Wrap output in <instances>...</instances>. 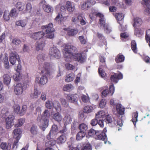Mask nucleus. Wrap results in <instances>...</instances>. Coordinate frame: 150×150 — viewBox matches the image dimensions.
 <instances>
[{"mask_svg": "<svg viewBox=\"0 0 150 150\" xmlns=\"http://www.w3.org/2000/svg\"><path fill=\"white\" fill-rule=\"evenodd\" d=\"M50 116L49 111L48 110H46L44 112L42 115H39L37 117V124L43 131L45 130L48 126Z\"/></svg>", "mask_w": 150, "mask_h": 150, "instance_id": "1", "label": "nucleus"}, {"mask_svg": "<svg viewBox=\"0 0 150 150\" xmlns=\"http://www.w3.org/2000/svg\"><path fill=\"white\" fill-rule=\"evenodd\" d=\"M50 68V64L48 62H45L42 68L41 72L44 75L40 78L37 77L36 78L35 82L41 85L45 84L47 82V79L46 76L49 74V69Z\"/></svg>", "mask_w": 150, "mask_h": 150, "instance_id": "2", "label": "nucleus"}, {"mask_svg": "<svg viewBox=\"0 0 150 150\" xmlns=\"http://www.w3.org/2000/svg\"><path fill=\"white\" fill-rule=\"evenodd\" d=\"M41 28L42 29H46L45 32L46 35L45 37L46 38L52 39L54 38V35L53 32L54 31V29L52 23H50L48 25L42 26Z\"/></svg>", "mask_w": 150, "mask_h": 150, "instance_id": "3", "label": "nucleus"}, {"mask_svg": "<svg viewBox=\"0 0 150 150\" xmlns=\"http://www.w3.org/2000/svg\"><path fill=\"white\" fill-rule=\"evenodd\" d=\"M74 53L72 55L71 54V56L67 59L66 62H70L72 60L75 61H78L81 63L84 62V59L82 57L81 53H78L76 54Z\"/></svg>", "mask_w": 150, "mask_h": 150, "instance_id": "4", "label": "nucleus"}, {"mask_svg": "<svg viewBox=\"0 0 150 150\" xmlns=\"http://www.w3.org/2000/svg\"><path fill=\"white\" fill-rule=\"evenodd\" d=\"M61 13H59L54 19L58 23H61L65 17L66 9L65 5H62L60 8Z\"/></svg>", "mask_w": 150, "mask_h": 150, "instance_id": "5", "label": "nucleus"}, {"mask_svg": "<svg viewBox=\"0 0 150 150\" xmlns=\"http://www.w3.org/2000/svg\"><path fill=\"white\" fill-rule=\"evenodd\" d=\"M17 60L18 62H21L18 54L14 51L10 52L9 58V61L10 63L13 65H14L16 63Z\"/></svg>", "mask_w": 150, "mask_h": 150, "instance_id": "6", "label": "nucleus"}, {"mask_svg": "<svg viewBox=\"0 0 150 150\" xmlns=\"http://www.w3.org/2000/svg\"><path fill=\"white\" fill-rule=\"evenodd\" d=\"M77 51L76 47L72 45H69V44H66V61L67 59H68L74 53H76Z\"/></svg>", "mask_w": 150, "mask_h": 150, "instance_id": "7", "label": "nucleus"}, {"mask_svg": "<svg viewBox=\"0 0 150 150\" xmlns=\"http://www.w3.org/2000/svg\"><path fill=\"white\" fill-rule=\"evenodd\" d=\"M95 3L96 1L94 0H86L81 4V8L83 10H88Z\"/></svg>", "mask_w": 150, "mask_h": 150, "instance_id": "8", "label": "nucleus"}, {"mask_svg": "<svg viewBox=\"0 0 150 150\" xmlns=\"http://www.w3.org/2000/svg\"><path fill=\"white\" fill-rule=\"evenodd\" d=\"M49 54L51 58H59L60 57V52L56 47H52L50 50Z\"/></svg>", "mask_w": 150, "mask_h": 150, "instance_id": "9", "label": "nucleus"}, {"mask_svg": "<svg viewBox=\"0 0 150 150\" xmlns=\"http://www.w3.org/2000/svg\"><path fill=\"white\" fill-rule=\"evenodd\" d=\"M115 91V88L113 85H110L109 87V90L108 89L104 90L102 92V96L103 98L105 97L108 95L110 94L112 96L113 94Z\"/></svg>", "mask_w": 150, "mask_h": 150, "instance_id": "10", "label": "nucleus"}, {"mask_svg": "<svg viewBox=\"0 0 150 150\" xmlns=\"http://www.w3.org/2000/svg\"><path fill=\"white\" fill-rule=\"evenodd\" d=\"M95 16L100 18L98 23L100 25L101 27H105V25L107 24L106 23L105 19L104 18V15L102 13L98 12L95 14Z\"/></svg>", "mask_w": 150, "mask_h": 150, "instance_id": "11", "label": "nucleus"}, {"mask_svg": "<svg viewBox=\"0 0 150 150\" xmlns=\"http://www.w3.org/2000/svg\"><path fill=\"white\" fill-rule=\"evenodd\" d=\"M14 117L11 115H9L6 119V127L8 129L11 128L13 124V120Z\"/></svg>", "mask_w": 150, "mask_h": 150, "instance_id": "12", "label": "nucleus"}, {"mask_svg": "<svg viewBox=\"0 0 150 150\" xmlns=\"http://www.w3.org/2000/svg\"><path fill=\"white\" fill-rule=\"evenodd\" d=\"M45 35V34L43 32L40 31L32 33L30 35V36L35 40H38L41 39Z\"/></svg>", "mask_w": 150, "mask_h": 150, "instance_id": "13", "label": "nucleus"}, {"mask_svg": "<svg viewBox=\"0 0 150 150\" xmlns=\"http://www.w3.org/2000/svg\"><path fill=\"white\" fill-rule=\"evenodd\" d=\"M57 131L58 128L57 126L54 125H52L51 129L47 136L48 139H51L52 137H53L55 136L57 134Z\"/></svg>", "mask_w": 150, "mask_h": 150, "instance_id": "14", "label": "nucleus"}, {"mask_svg": "<svg viewBox=\"0 0 150 150\" xmlns=\"http://www.w3.org/2000/svg\"><path fill=\"white\" fill-rule=\"evenodd\" d=\"M96 139L102 140L105 144H106L107 141V137L106 134L103 132L100 133L98 131L96 137H95Z\"/></svg>", "mask_w": 150, "mask_h": 150, "instance_id": "15", "label": "nucleus"}, {"mask_svg": "<svg viewBox=\"0 0 150 150\" xmlns=\"http://www.w3.org/2000/svg\"><path fill=\"white\" fill-rule=\"evenodd\" d=\"M14 92L16 95L18 96L21 95L23 92V86L20 83H17L15 87Z\"/></svg>", "mask_w": 150, "mask_h": 150, "instance_id": "16", "label": "nucleus"}, {"mask_svg": "<svg viewBox=\"0 0 150 150\" xmlns=\"http://www.w3.org/2000/svg\"><path fill=\"white\" fill-rule=\"evenodd\" d=\"M122 78L123 75L121 73L119 74L114 73L113 75H111L110 79L112 81L117 83L118 82V80L122 79Z\"/></svg>", "mask_w": 150, "mask_h": 150, "instance_id": "17", "label": "nucleus"}, {"mask_svg": "<svg viewBox=\"0 0 150 150\" xmlns=\"http://www.w3.org/2000/svg\"><path fill=\"white\" fill-rule=\"evenodd\" d=\"M66 130L64 129L60 131V133L62 134L60 137L57 139V142L59 144L64 143L65 142L66 139Z\"/></svg>", "mask_w": 150, "mask_h": 150, "instance_id": "18", "label": "nucleus"}, {"mask_svg": "<svg viewBox=\"0 0 150 150\" xmlns=\"http://www.w3.org/2000/svg\"><path fill=\"white\" fill-rule=\"evenodd\" d=\"M66 9L69 12H73L75 9L74 3L69 1L66 2Z\"/></svg>", "mask_w": 150, "mask_h": 150, "instance_id": "19", "label": "nucleus"}, {"mask_svg": "<svg viewBox=\"0 0 150 150\" xmlns=\"http://www.w3.org/2000/svg\"><path fill=\"white\" fill-rule=\"evenodd\" d=\"M22 132V130L19 128L13 130L14 138L19 140L21 137V134Z\"/></svg>", "mask_w": 150, "mask_h": 150, "instance_id": "20", "label": "nucleus"}, {"mask_svg": "<svg viewBox=\"0 0 150 150\" xmlns=\"http://www.w3.org/2000/svg\"><path fill=\"white\" fill-rule=\"evenodd\" d=\"M116 110L120 115H123L125 113V108L122 107L121 104H117L116 106Z\"/></svg>", "mask_w": 150, "mask_h": 150, "instance_id": "21", "label": "nucleus"}, {"mask_svg": "<svg viewBox=\"0 0 150 150\" xmlns=\"http://www.w3.org/2000/svg\"><path fill=\"white\" fill-rule=\"evenodd\" d=\"M94 109L93 105H88L84 107L83 111L85 113H88L92 112Z\"/></svg>", "mask_w": 150, "mask_h": 150, "instance_id": "22", "label": "nucleus"}, {"mask_svg": "<svg viewBox=\"0 0 150 150\" xmlns=\"http://www.w3.org/2000/svg\"><path fill=\"white\" fill-rule=\"evenodd\" d=\"M67 99L69 102L71 103L76 102L78 100V98L76 96L72 94L68 95L67 96Z\"/></svg>", "mask_w": 150, "mask_h": 150, "instance_id": "23", "label": "nucleus"}, {"mask_svg": "<svg viewBox=\"0 0 150 150\" xmlns=\"http://www.w3.org/2000/svg\"><path fill=\"white\" fill-rule=\"evenodd\" d=\"M134 23L133 26L134 28L137 26H139L142 23V21L141 18L139 17H136L134 19Z\"/></svg>", "mask_w": 150, "mask_h": 150, "instance_id": "24", "label": "nucleus"}, {"mask_svg": "<svg viewBox=\"0 0 150 150\" xmlns=\"http://www.w3.org/2000/svg\"><path fill=\"white\" fill-rule=\"evenodd\" d=\"M105 120V122L107 123H111L112 126L116 125V120L109 115H107Z\"/></svg>", "mask_w": 150, "mask_h": 150, "instance_id": "25", "label": "nucleus"}, {"mask_svg": "<svg viewBox=\"0 0 150 150\" xmlns=\"http://www.w3.org/2000/svg\"><path fill=\"white\" fill-rule=\"evenodd\" d=\"M45 45V44L43 41H39L36 43V50L37 51L42 50Z\"/></svg>", "mask_w": 150, "mask_h": 150, "instance_id": "26", "label": "nucleus"}, {"mask_svg": "<svg viewBox=\"0 0 150 150\" xmlns=\"http://www.w3.org/2000/svg\"><path fill=\"white\" fill-rule=\"evenodd\" d=\"M11 80V77L9 75L5 74L4 75L3 82L5 84L8 86L10 84Z\"/></svg>", "mask_w": 150, "mask_h": 150, "instance_id": "27", "label": "nucleus"}, {"mask_svg": "<svg viewBox=\"0 0 150 150\" xmlns=\"http://www.w3.org/2000/svg\"><path fill=\"white\" fill-rule=\"evenodd\" d=\"M40 94V92L37 88H34L33 92L30 94V97L33 98H37Z\"/></svg>", "mask_w": 150, "mask_h": 150, "instance_id": "28", "label": "nucleus"}, {"mask_svg": "<svg viewBox=\"0 0 150 150\" xmlns=\"http://www.w3.org/2000/svg\"><path fill=\"white\" fill-rule=\"evenodd\" d=\"M125 57L123 55L120 54L117 55L115 59V61L117 63L122 62L125 60Z\"/></svg>", "mask_w": 150, "mask_h": 150, "instance_id": "29", "label": "nucleus"}, {"mask_svg": "<svg viewBox=\"0 0 150 150\" xmlns=\"http://www.w3.org/2000/svg\"><path fill=\"white\" fill-rule=\"evenodd\" d=\"M66 30L67 31L68 35L70 36H73L76 35L78 32V30L75 29H71L70 30L66 29Z\"/></svg>", "mask_w": 150, "mask_h": 150, "instance_id": "30", "label": "nucleus"}, {"mask_svg": "<svg viewBox=\"0 0 150 150\" xmlns=\"http://www.w3.org/2000/svg\"><path fill=\"white\" fill-rule=\"evenodd\" d=\"M138 116V113L137 111L133 113L132 120L133 122L134 126H136V122L137 121V118Z\"/></svg>", "mask_w": 150, "mask_h": 150, "instance_id": "31", "label": "nucleus"}, {"mask_svg": "<svg viewBox=\"0 0 150 150\" xmlns=\"http://www.w3.org/2000/svg\"><path fill=\"white\" fill-rule=\"evenodd\" d=\"M16 7L20 11H23L24 12L25 5L23 3L21 2H18L16 4Z\"/></svg>", "mask_w": 150, "mask_h": 150, "instance_id": "32", "label": "nucleus"}, {"mask_svg": "<svg viewBox=\"0 0 150 150\" xmlns=\"http://www.w3.org/2000/svg\"><path fill=\"white\" fill-rule=\"evenodd\" d=\"M2 61L4 64L5 68L7 69H9L10 68V66L8 57L6 56H5L3 58Z\"/></svg>", "mask_w": 150, "mask_h": 150, "instance_id": "33", "label": "nucleus"}, {"mask_svg": "<svg viewBox=\"0 0 150 150\" xmlns=\"http://www.w3.org/2000/svg\"><path fill=\"white\" fill-rule=\"evenodd\" d=\"M79 129L81 131L86 133L88 129V126L84 123H82L79 125Z\"/></svg>", "mask_w": 150, "mask_h": 150, "instance_id": "34", "label": "nucleus"}, {"mask_svg": "<svg viewBox=\"0 0 150 150\" xmlns=\"http://www.w3.org/2000/svg\"><path fill=\"white\" fill-rule=\"evenodd\" d=\"M0 148L3 150H8L11 147L10 145L8 144H7L6 142H2L0 145Z\"/></svg>", "mask_w": 150, "mask_h": 150, "instance_id": "35", "label": "nucleus"}, {"mask_svg": "<svg viewBox=\"0 0 150 150\" xmlns=\"http://www.w3.org/2000/svg\"><path fill=\"white\" fill-rule=\"evenodd\" d=\"M10 13L8 11H5L4 12L3 18L5 21H8L10 19Z\"/></svg>", "mask_w": 150, "mask_h": 150, "instance_id": "36", "label": "nucleus"}, {"mask_svg": "<svg viewBox=\"0 0 150 150\" xmlns=\"http://www.w3.org/2000/svg\"><path fill=\"white\" fill-rule=\"evenodd\" d=\"M25 122L24 118H22L18 120L15 125V127H18L21 126Z\"/></svg>", "mask_w": 150, "mask_h": 150, "instance_id": "37", "label": "nucleus"}, {"mask_svg": "<svg viewBox=\"0 0 150 150\" xmlns=\"http://www.w3.org/2000/svg\"><path fill=\"white\" fill-rule=\"evenodd\" d=\"M31 133L34 135L37 134L38 133V130L37 126L33 125L30 129Z\"/></svg>", "mask_w": 150, "mask_h": 150, "instance_id": "38", "label": "nucleus"}, {"mask_svg": "<svg viewBox=\"0 0 150 150\" xmlns=\"http://www.w3.org/2000/svg\"><path fill=\"white\" fill-rule=\"evenodd\" d=\"M53 118L57 121H61L62 118V116L60 113L58 112L54 114L53 115Z\"/></svg>", "mask_w": 150, "mask_h": 150, "instance_id": "39", "label": "nucleus"}, {"mask_svg": "<svg viewBox=\"0 0 150 150\" xmlns=\"http://www.w3.org/2000/svg\"><path fill=\"white\" fill-rule=\"evenodd\" d=\"M44 11L47 13L52 12L53 11V8L49 4L44 5L43 7Z\"/></svg>", "mask_w": 150, "mask_h": 150, "instance_id": "40", "label": "nucleus"}, {"mask_svg": "<svg viewBox=\"0 0 150 150\" xmlns=\"http://www.w3.org/2000/svg\"><path fill=\"white\" fill-rule=\"evenodd\" d=\"M27 22V21L26 20H21L16 21V24L17 25L23 27L25 25Z\"/></svg>", "mask_w": 150, "mask_h": 150, "instance_id": "41", "label": "nucleus"}, {"mask_svg": "<svg viewBox=\"0 0 150 150\" xmlns=\"http://www.w3.org/2000/svg\"><path fill=\"white\" fill-rule=\"evenodd\" d=\"M86 134V133L84 132L80 131L76 135V139L78 140L81 139L85 136Z\"/></svg>", "mask_w": 150, "mask_h": 150, "instance_id": "42", "label": "nucleus"}, {"mask_svg": "<svg viewBox=\"0 0 150 150\" xmlns=\"http://www.w3.org/2000/svg\"><path fill=\"white\" fill-rule=\"evenodd\" d=\"M98 131L95 130L93 129H91L88 132V135L91 137L95 136L96 137L97 134H98Z\"/></svg>", "mask_w": 150, "mask_h": 150, "instance_id": "43", "label": "nucleus"}, {"mask_svg": "<svg viewBox=\"0 0 150 150\" xmlns=\"http://www.w3.org/2000/svg\"><path fill=\"white\" fill-rule=\"evenodd\" d=\"M32 6L31 4L29 3H27L25 6L24 13L27 12H30L32 9Z\"/></svg>", "mask_w": 150, "mask_h": 150, "instance_id": "44", "label": "nucleus"}, {"mask_svg": "<svg viewBox=\"0 0 150 150\" xmlns=\"http://www.w3.org/2000/svg\"><path fill=\"white\" fill-rule=\"evenodd\" d=\"M1 114L2 116L4 118L7 116H8L9 112L7 108H3L1 110Z\"/></svg>", "mask_w": 150, "mask_h": 150, "instance_id": "45", "label": "nucleus"}, {"mask_svg": "<svg viewBox=\"0 0 150 150\" xmlns=\"http://www.w3.org/2000/svg\"><path fill=\"white\" fill-rule=\"evenodd\" d=\"M11 42L13 46L18 45L21 43V41L18 39L14 38L11 40Z\"/></svg>", "mask_w": 150, "mask_h": 150, "instance_id": "46", "label": "nucleus"}, {"mask_svg": "<svg viewBox=\"0 0 150 150\" xmlns=\"http://www.w3.org/2000/svg\"><path fill=\"white\" fill-rule=\"evenodd\" d=\"M131 47L132 50L134 53L137 52V44L134 40H132L131 42Z\"/></svg>", "mask_w": 150, "mask_h": 150, "instance_id": "47", "label": "nucleus"}, {"mask_svg": "<svg viewBox=\"0 0 150 150\" xmlns=\"http://www.w3.org/2000/svg\"><path fill=\"white\" fill-rule=\"evenodd\" d=\"M9 13L11 17H16L18 14L15 8H12Z\"/></svg>", "mask_w": 150, "mask_h": 150, "instance_id": "48", "label": "nucleus"}, {"mask_svg": "<svg viewBox=\"0 0 150 150\" xmlns=\"http://www.w3.org/2000/svg\"><path fill=\"white\" fill-rule=\"evenodd\" d=\"M74 78V75L73 73H70L66 76V81L70 82L72 81Z\"/></svg>", "mask_w": 150, "mask_h": 150, "instance_id": "49", "label": "nucleus"}, {"mask_svg": "<svg viewBox=\"0 0 150 150\" xmlns=\"http://www.w3.org/2000/svg\"><path fill=\"white\" fill-rule=\"evenodd\" d=\"M115 17L117 21H121L124 18L123 14L122 13H117L115 14Z\"/></svg>", "mask_w": 150, "mask_h": 150, "instance_id": "50", "label": "nucleus"}, {"mask_svg": "<svg viewBox=\"0 0 150 150\" xmlns=\"http://www.w3.org/2000/svg\"><path fill=\"white\" fill-rule=\"evenodd\" d=\"M13 77L15 81H17L21 80V76L20 73L17 72L16 74H15L13 76Z\"/></svg>", "mask_w": 150, "mask_h": 150, "instance_id": "51", "label": "nucleus"}, {"mask_svg": "<svg viewBox=\"0 0 150 150\" xmlns=\"http://www.w3.org/2000/svg\"><path fill=\"white\" fill-rule=\"evenodd\" d=\"M78 38L81 44L85 45L86 43V40L84 38L83 36H80Z\"/></svg>", "mask_w": 150, "mask_h": 150, "instance_id": "52", "label": "nucleus"}, {"mask_svg": "<svg viewBox=\"0 0 150 150\" xmlns=\"http://www.w3.org/2000/svg\"><path fill=\"white\" fill-rule=\"evenodd\" d=\"M106 101L105 99H102L100 101L99 105L101 108H103L105 107L106 104Z\"/></svg>", "mask_w": 150, "mask_h": 150, "instance_id": "53", "label": "nucleus"}, {"mask_svg": "<svg viewBox=\"0 0 150 150\" xmlns=\"http://www.w3.org/2000/svg\"><path fill=\"white\" fill-rule=\"evenodd\" d=\"M85 19L84 18H83L81 16H80L79 21L80 24L81 25H83L86 24V22Z\"/></svg>", "mask_w": 150, "mask_h": 150, "instance_id": "54", "label": "nucleus"}, {"mask_svg": "<svg viewBox=\"0 0 150 150\" xmlns=\"http://www.w3.org/2000/svg\"><path fill=\"white\" fill-rule=\"evenodd\" d=\"M98 72L100 75L102 77H104L105 76L106 73L105 71H103V70L102 68H99L98 69Z\"/></svg>", "mask_w": 150, "mask_h": 150, "instance_id": "55", "label": "nucleus"}, {"mask_svg": "<svg viewBox=\"0 0 150 150\" xmlns=\"http://www.w3.org/2000/svg\"><path fill=\"white\" fill-rule=\"evenodd\" d=\"M145 39L147 41L150 40V29L147 30L146 31Z\"/></svg>", "mask_w": 150, "mask_h": 150, "instance_id": "56", "label": "nucleus"}, {"mask_svg": "<svg viewBox=\"0 0 150 150\" xmlns=\"http://www.w3.org/2000/svg\"><path fill=\"white\" fill-rule=\"evenodd\" d=\"M81 150H92L91 146L90 144H87L83 147Z\"/></svg>", "mask_w": 150, "mask_h": 150, "instance_id": "57", "label": "nucleus"}, {"mask_svg": "<svg viewBox=\"0 0 150 150\" xmlns=\"http://www.w3.org/2000/svg\"><path fill=\"white\" fill-rule=\"evenodd\" d=\"M81 99L83 102L85 103L87 102L89 99L88 97L84 95L81 96Z\"/></svg>", "mask_w": 150, "mask_h": 150, "instance_id": "58", "label": "nucleus"}, {"mask_svg": "<svg viewBox=\"0 0 150 150\" xmlns=\"http://www.w3.org/2000/svg\"><path fill=\"white\" fill-rule=\"evenodd\" d=\"M134 30V34L138 37H140L141 34V32H140V30L137 28L136 27H135Z\"/></svg>", "mask_w": 150, "mask_h": 150, "instance_id": "59", "label": "nucleus"}, {"mask_svg": "<svg viewBox=\"0 0 150 150\" xmlns=\"http://www.w3.org/2000/svg\"><path fill=\"white\" fill-rule=\"evenodd\" d=\"M27 109V106L26 105H23L22 107V109L21 111L20 112V114L21 115H23L26 112Z\"/></svg>", "mask_w": 150, "mask_h": 150, "instance_id": "60", "label": "nucleus"}, {"mask_svg": "<svg viewBox=\"0 0 150 150\" xmlns=\"http://www.w3.org/2000/svg\"><path fill=\"white\" fill-rule=\"evenodd\" d=\"M98 122V120L96 118L93 119L91 120L90 122L91 125L92 126L96 125Z\"/></svg>", "mask_w": 150, "mask_h": 150, "instance_id": "61", "label": "nucleus"}, {"mask_svg": "<svg viewBox=\"0 0 150 150\" xmlns=\"http://www.w3.org/2000/svg\"><path fill=\"white\" fill-rule=\"evenodd\" d=\"M45 105L46 107L48 109H51L52 106V103L49 100H47Z\"/></svg>", "mask_w": 150, "mask_h": 150, "instance_id": "62", "label": "nucleus"}, {"mask_svg": "<svg viewBox=\"0 0 150 150\" xmlns=\"http://www.w3.org/2000/svg\"><path fill=\"white\" fill-rule=\"evenodd\" d=\"M80 15L79 16L77 17L75 16L73 17L71 19V21L74 24H76L79 21Z\"/></svg>", "mask_w": 150, "mask_h": 150, "instance_id": "63", "label": "nucleus"}, {"mask_svg": "<svg viewBox=\"0 0 150 150\" xmlns=\"http://www.w3.org/2000/svg\"><path fill=\"white\" fill-rule=\"evenodd\" d=\"M143 60L147 63L150 64V58L148 56H144L142 57Z\"/></svg>", "mask_w": 150, "mask_h": 150, "instance_id": "64", "label": "nucleus"}]
</instances>
